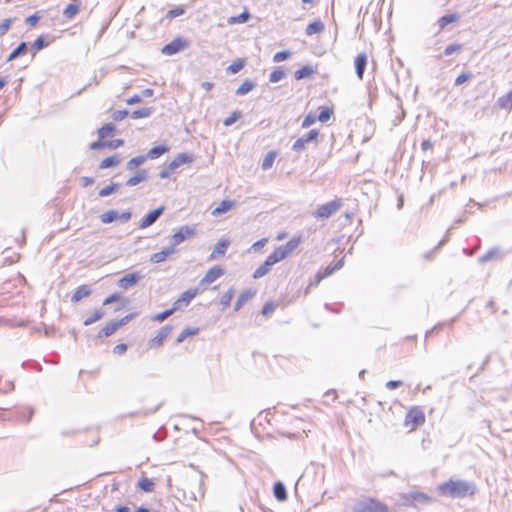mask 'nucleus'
Segmentation results:
<instances>
[{
    "instance_id": "nucleus-17",
    "label": "nucleus",
    "mask_w": 512,
    "mask_h": 512,
    "mask_svg": "<svg viewBox=\"0 0 512 512\" xmlns=\"http://www.w3.org/2000/svg\"><path fill=\"white\" fill-rule=\"evenodd\" d=\"M91 292L92 290L88 285H80L71 296V302L77 303L83 298L88 297Z\"/></svg>"
},
{
    "instance_id": "nucleus-31",
    "label": "nucleus",
    "mask_w": 512,
    "mask_h": 512,
    "mask_svg": "<svg viewBox=\"0 0 512 512\" xmlns=\"http://www.w3.org/2000/svg\"><path fill=\"white\" fill-rule=\"evenodd\" d=\"M145 161H146L145 155H138L136 157H133L127 162L126 169L128 171H133V170L137 169L139 166H141Z\"/></svg>"
},
{
    "instance_id": "nucleus-57",
    "label": "nucleus",
    "mask_w": 512,
    "mask_h": 512,
    "mask_svg": "<svg viewBox=\"0 0 512 512\" xmlns=\"http://www.w3.org/2000/svg\"><path fill=\"white\" fill-rule=\"evenodd\" d=\"M472 78V73L471 72H464L462 74H460L456 79H455V86H460L462 85L463 83H465L466 81L470 80Z\"/></svg>"
},
{
    "instance_id": "nucleus-59",
    "label": "nucleus",
    "mask_w": 512,
    "mask_h": 512,
    "mask_svg": "<svg viewBox=\"0 0 512 512\" xmlns=\"http://www.w3.org/2000/svg\"><path fill=\"white\" fill-rule=\"evenodd\" d=\"M160 406H161V404H158V405H156L152 409H146V410H141V411L133 412L130 415L131 416H147V415L155 413L160 408Z\"/></svg>"
},
{
    "instance_id": "nucleus-30",
    "label": "nucleus",
    "mask_w": 512,
    "mask_h": 512,
    "mask_svg": "<svg viewBox=\"0 0 512 512\" xmlns=\"http://www.w3.org/2000/svg\"><path fill=\"white\" fill-rule=\"evenodd\" d=\"M313 73H315V70L311 66L305 65L295 71L294 77L296 80H302L310 77Z\"/></svg>"
},
{
    "instance_id": "nucleus-19",
    "label": "nucleus",
    "mask_w": 512,
    "mask_h": 512,
    "mask_svg": "<svg viewBox=\"0 0 512 512\" xmlns=\"http://www.w3.org/2000/svg\"><path fill=\"white\" fill-rule=\"evenodd\" d=\"M255 295V291H252L251 289H248V290H245L243 292L240 293V295L238 296L236 302H235V305H234V310L235 311H238L241 309V307L246 303L248 302L250 299H252V297Z\"/></svg>"
},
{
    "instance_id": "nucleus-15",
    "label": "nucleus",
    "mask_w": 512,
    "mask_h": 512,
    "mask_svg": "<svg viewBox=\"0 0 512 512\" xmlns=\"http://www.w3.org/2000/svg\"><path fill=\"white\" fill-rule=\"evenodd\" d=\"M175 251L176 249L173 245L165 247L161 251L152 254L150 261L152 263H161L165 261L169 256L173 255Z\"/></svg>"
},
{
    "instance_id": "nucleus-61",
    "label": "nucleus",
    "mask_w": 512,
    "mask_h": 512,
    "mask_svg": "<svg viewBox=\"0 0 512 512\" xmlns=\"http://www.w3.org/2000/svg\"><path fill=\"white\" fill-rule=\"evenodd\" d=\"M105 144H106V148L117 149L118 147H120L124 144V140L123 139L107 140V141H105Z\"/></svg>"
},
{
    "instance_id": "nucleus-24",
    "label": "nucleus",
    "mask_w": 512,
    "mask_h": 512,
    "mask_svg": "<svg viewBox=\"0 0 512 512\" xmlns=\"http://www.w3.org/2000/svg\"><path fill=\"white\" fill-rule=\"evenodd\" d=\"M286 252H283L281 247L279 246L277 249H275L266 259V261L273 266L277 262L283 260L286 258Z\"/></svg>"
},
{
    "instance_id": "nucleus-8",
    "label": "nucleus",
    "mask_w": 512,
    "mask_h": 512,
    "mask_svg": "<svg viewBox=\"0 0 512 512\" xmlns=\"http://www.w3.org/2000/svg\"><path fill=\"white\" fill-rule=\"evenodd\" d=\"M142 278L140 272H132L124 275L117 281L118 287L121 289L127 290L133 286H135Z\"/></svg>"
},
{
    "instance_id": "nucleus-54",
    "label": "nucleus",
    "mask_w": 512,
    "mask_h": 512,
    "mask_svg": "<svg viewBox=\"0 0 512 512\" xmlns=\"http://www.w3.org/2000/svg\"><path fill=\"white\" fill-rule=\"evenodd\" d=\"M316 120H317L316 114L310 112L303 119L301 127L302 128H308L311 125H313L316 122Z\"/></svg>"
},
{
    "instance_id": "nucleus-3",
    "label": "nucleus",
    "mask_w": 512,
    "mask_h": 512,
    "mask_svg": "<svg viewBox=\"0 0 512 512\" xmlns=\"http://www.w3.org/2000/svg\"><path fill=\"white\" fill-rule=\"evenodd\" d=\"M353 512H389V509L381 501L367 497L353 506Z\"/></svg>"
},
{
    "instance_id": "nucleus-20",
    "label": "nucleus",
    "mask_w": 512,
    "mask_h": 512,
    "mask_svg": "<svg viewBox=\"0 0 512 512\" xmlns=\"http://www.w3.org/2000/svg\"><path fill=\"white\" fill-rule=\"evenodd\" d=\"M119 329L118 324L115 320L109 322L106 326H104L98 333L97 338H107L113 335Z\"/></svg>"
},
{
    "instance_id": "nucleus-62",
    "label": "nucleus",
    "mask_w": 512,
    "mask_h": 512,
    "mask_svg": "<svg viewBox=\"0 0 512 512\" xmlns=\"http://www.w3.org/2000/svg\"><path fill=\"white\" fill-rule=\"evenodd\" d=\"M128 116L127 110H116L112 114V118L115 121H121Z\"/></svg>"
},
{
    "instance_id": "nucleus-58",
    "label": "nucleus",
    "mask_w": 512,
    "mask_h": 512,
    "mask_svg": "<svg viewBox=\"0 0 512 512\" xmlns=\"http://www.w3.org/2000/svg\"><path fill=\"white\" fill-rule=\"evenodd\" d=\"M241 117V113L239 111H234L231 113V115L229 117H227L225 120H224V125L225 126H231L232 124H234L239 118Z\"/></svg>"
},
{
    "instance_id": "nucleus-56",
    "label": "nucleus",
    "mask_w": 512,
    "mask_h": 512,
    "mask_svg": "<svg viewBox=\"0 0 512 512\" xmlns=\"http://www.w3.org/2000/svg\"><path fill=\"white\" fill-rule=\"evenodd\" d=\"M461 49H462V45H461V44H458V43L450 44V45H448V46L444 49V55H445V56L452 55V54H453V53H455V52H459V51H461Z\"/></svg>"
},
{
    "instance_id": "nucleus-26",
    "label": "nucleus",
    "mask_w": 512,
    "mask_h": 512,
    "mask_svg": "<svg viewBox=\"0 0 512 512\" xmlns=\"http://www.w3.org/2000/svg\"><path fill=\"white\" fill-rule=\"evenodd\" d=\"M28 44L26 42H21L8 56L7 62L13 61L16 58L24 55L27 52Z\"/></svg>"
},
{
    "instance_id": "nucleus-63",
    "label": "nucleus",
    "mask_w": 512,
    "mask_h": 512,
    "mask_svg": "<svg viewBox=\"0 0 512 512\" xmlns=\"http://www.w3.org/2000/svg\"><path fill=\"white\" fill-rule=\"evenodd\" d=\"M134 316H135L134 313H130V314L125 315L121 319L115 320V321L118 324L119 328H121L122 326L128 324L134 318Z\"/></svg>"
},
{
    "instance_id": "nucleus-1",
    "label": "nucleus",
    "mask_w": 512,
    "mask_h": 512,
    "mask_svg": "<svg viewBox=\"0 0 512 512\" xmlns=\"http://www.w3.org/2000/svg\"><path fill=\"white\" fill-rule=\"evenodd\" d=\"M438 491L451 498H463L474 493V486L464 480H449L439 485Z\"/></svg>"
},
{
    "instance_id": "nucleus-7",
    "label": "nucleus",
    "mask_w": 512,
    "mask_h": 512,
    "mask_svg": "<svg viewBox=\"0 0 512 512\" xmlns=\"http://www.w3.org/2000/svg\"><path fill=\"white\" fill-rule=\"evenodd\" d=\"M195 234V229L188 226V225H184V226H181L178 231H176L173 235H172V245L173 246H177L179 245L180 243L186 241L187 239L191 238L193 235Z\"/></svg>"
},
{
    "instance_id": "nucleus-50",
    "label": "nucleus",
    "mask_w": 512,
    "mask_h": 512,
    "mask_svg": "<svg viewBox=\"0 0 512 512\" xmlns=\"http://www.w3.org/2000/svg\"><path fill=\"white\" fill-rule=\"evenodd\" d=\"M245 65V62L242 59L235 60L228 67L227 71L236 74L238 73Z\"/></svg>"
},
{
    "instance_id": "nucleus-43",
    "label": "nucleus",
    "mask_w": 512,
    "mask_h": 512,
    "mask_svg": "<svg viewBox=\"0 0 512 512\" xmlns=\"http://www.w3.org/2000/svg\"><path fill=\"white\" fill-rule=\"evenodd\" d=\"M199 328H185L177 337L176 343H182L187 337L198 334Z\"/></svg>"
},
{
    "instance_id": "nucleus-5",
    "label": "nucleus",
    "mask_w": 512,
    "mask_h": 512,
    "mask_svg": "<svg viewBox=\"0 0 512 512\" xmlns=\"http://www.w3.org/2000/svg\"><path fill=\"white\" fill-rule=\"evenodd\" d=\"M189 47V42L183 37H177L170 43L163 46L161 52L164 55L172 56Z\"/></svg>"
},
{
    "instance_id": "nucleus-51",
    "label": "nucleus",
    "mask_w": 512,
    "mask_h": 512,
    "mask_svg": "<svg viewBox=\"0 0 512 512\" xmlns=\"http://www.w3.org/2000/svg\"><path fill=\"white\" fill-rule=\"evenodd\" d=\"M278 304L276 302H273V301H268L266 302L263 307H262V315L263 316H268L270 315L271 313H273L276 308H277Z\"/></svg>"
},
{
    "instance_id": "nucleus-39",
    "label": "nucleus",
    "mask_w": 512,
    "mask_h": 512,
    "mask_svg": "<svg viewBox=\"0 0 512 512\" xmlns=\"http://www.w3.org/2000/svg\"><path fill=\"white\" fill-rule=\"evenodd\" d=\"M80 8L79 5L70 3L66 6V8L63 11V16L69 20L73 19L77 13L79 12Z\"/></svg>"
},
{
    "instance_id": "nucleus-2",
    "label": "nucleus",
    "mask_w": 512,
    "mask_h": 512,
    "mask_svg": "<svg viewBox=\"0 0 512 512\" xmlns=\"http://www.w3.org/2000/svg\"><path fill=\"white\" fill-rule=\"evenodd\" d=\"M399 497L401 505L416 509L427 506L432 502V498L428 494L419 491L401 493Z\"/></svg>"
},
{
    "instance_id": "nucleus-37",
    "label": "nucleus",
    "mask_w": 512,
    "mask_h": 512,
    "mask_svg": "<svg viewBox=\"0 0 512 512\" xmlns=\"http://www.w3.org/2000/svg\"><path fill=\"white\" fill-rule=\"evenodd\" d=\"M271 268L272 266L265 260L264 263L253 272V278H262L270 272Z\"/></svg>"
},
{
    "instance_id": "nucleus-13",
    "label": "nucleus",
    "mask_w": 512,
    "mask_h": 512,
    "mask_svg": "<svg viewBox=\"0 0 512 512\" xmlns=\"http://www.w3.org/2000/svg\"><path fill=\"white\" fill-rule=\"evenodd\" d=\"M194 160L192 154L179 153L168 165L170 171H176L183 164H190Z\"/></svg>"
},
{
    "instance_id": "nucleus-47",
    "label": "nucleus",
    "mask_w": 512,
    "mask_h": 512,
    "mask_svg": "<svg viewBox=\"0 0 512 512\" xmlns=\"http://www.w3.org/2000/svg\"><path fill=\"white\" fill-rule=\"evenodd\" d=\"M104 317V312L99 309V310H96L91 316L87 317L85 320H84V325L85 326H89L91 324H93L94 322L102 319Z\"/></svg>"
},
{
    "instance_id": "nucleus-38",
    "label": "nucleus",
    "mask_w": 512,
    "mask_h": 512,
    "mask_svg": "<svg viewBox=\"0 0 512 512\" xmlns=\"http://www.w3.org/2000/svg\"><path fill=\"white\" fill-rule=\"evenodd\" d=\"M0 326L13 327H25L26 322L24 320L16 321L14 319L0 317Z\"/></svg>"
},
{
    "instance_id": "nucleus-4",
    "label": "nucleus",
    "mask_w": 512,
    "mask_h": 512,
    "mask_svg": "<svg viewBox=\"0 0 512 512\" xmlns=\"http://www.w3.org/2000/svg\"><path fill=\"white\" fill-rule=\"evenodd\" d=\"M341 200L335 199L319 206L312 215L317 219H328L341 208Z\"/></svg>"
},
{
    "instance_id": "nucleus-40",
    "label": "nucleus",
    "mask_w": 512,
    "mask_h": 512,
    "mask_svg": "<svg viewBox=\"0 0 512 512\" xmlns=\"http://www.w3.org/2000/svg\"><path fill=\"white\" fill-rule=\"evenodd\" d=\"M115 131V125L108 123L98 129V136L100 139L109 137Z\"/></svg>"
},
{
    "instance_id": "nucleus-34",
    "label": "nucleus",
    "mask_w": 512,
    "mask_h": 512,
    "mask_svg": "<svg viewBox=\"0 0 512 512\" xmlns=\"http://www.w3.org/2000/svg\"><path fill=\"white\" fill-rule=\"evenodd\" d=\"M301 239L300 237H293L290 239L285 245L280 246L283 252H286V256H288L290 253H292L300 244Z\"/></svg>"
},
{
    "instance_id": "nucleus-36",
    "label": "nucleus",
    "mask_w": 512,
    "mask_h": 512,
    "mask_svg": "<svg viewBox=\"0 0 512 512\" xmlns=\"http://www.w3.org/2000/svg\"><path fill=\"white\" fill-rule=\"evenodd\" d=\"M233 207V202L230 200H223L214 210L212 215L218 216L222 213L229 211Z\"/></svg>"
},
{
    "instance_id": "nucleus-60",
    "label": "nucleus",
    "mask_w": 512,
    "mask_h": 512,
    "mask_svg": "<svg viewBox=\"0 0 512 512\" xmlns=\"http://www.w3.org/2000/svg\"><path fill=\"white\" fill-rule=\"evenodd\" d=\"M184 9L182 7H177V8H174V9H171L167 12L166 14V18L168 19H174L182 14H184Z\"/></svg>"
},
{
    "instance_id": "nucleus-27",
    "label": "nucleus",
    "mask_w": 512,
    "mask_h": 512,
    "mask_svg": "<svg viewBox=\"0 0 512 512\" xmlns=\"http://www.w3.org/2000/svg\"><path fill=\"white\" fill-rule=\"evenodd\" d=\"M497 106L501 109H512V90L498 98Z\"/></svg>"
},
{
    "instance_id": "nucleus-35",
    "label": "nucleus",
    "mask_w": 512,
    "mask_h": 512,
    "mask_svg": "<svg viewBox=\"0 0 512 512\" xmlns=\"http://www.w3.org/2000/svg\"><path fill=\"white\" fill-rule=\"evenodd\" d=\"M198 289H188L180 295V301L183 302L184 306H188L190 302L197 296Z\"/></svg>"
},
{
    "instance_id": "nucleus-12",
    "label": "nucleus",
    "mask_w": 512,
    "mask_h": 512,
    "mask_svg": "<svg viewBox=\"0 0 512 512\" xmlns=\"http://www.w3.org/2000/svg\"><path fill=\"white\" fill-rule=\"evenodd\" d=\"M224 274V270L220 266L210 268L204 277L200 280V285H208L215 282Z\"/></svg>"
},
{
    "instance_id": "nucleus-21",
    "label": "nucleus",
    "mask_w": 512,
    "mask_h": 512,
    "mask_svg": "<svg viewBox=\"0 0 512 512\" xmlns=\"http://www.w3.org/2000/svg\"><path fill=\"white\" fill-rule=\"evenodd\" d=\"M273 495L278 501H285L287 499V490L281 481H277L273 486Z\"/></svg>"
},
{
    "instance_id": "nucleus-28",
    "label": "nucleus",
    "mask_w": 512,
    "mask_h": 512,
    "mask_svg": "<svg viewBox=\"0 0 512 512\" xmlns=\"http://www.w3.org/2000/svg\"><path fill=\"white\" fill-rule=\"evenodd\" d=\"M256 87V83L251 80H245L235 91V94L238 96H243L248 94Z\"/></svg>"
},
{
    "instance_id": "nucleus-23",
    "label": "nucleus",
    "mask_w": 512,
    "mask_h": 512,
    "mask_svg": "<svg viewBox=\"0 0 512 512\" xmlns=\"http://www.w3.org/2000/svg\"><path fill=\"white\" fill-rule=\"evenodd\" d=\"M230 245V241L228 239H222L220 240L214 247V250L212 254L210 255V258H215L216 255H224Z\"/></svg>"
},
{
    "instance_id": "nucleus-29",
    "label": "nucleus",
    "mask_w": 512,
    "mask_h": 512,
    "mask_svg": "<svg viewBox=\"0 0 512 512\" xmlns=\"http://www.w3.org/2000/svg\"><path fill=\"white\" fill-rule=\"evenodd\" d=\"M459 15L457 13L446 14L438 19L440 30L444 29L448 24L458 21Z\"/></svg>"
},
{
    "instance_id": "nucleus-25",
    "label": "nucleus",
    "mask_w": 512,
    "mask_h": 512,
    "mask_svg": "<svg viewBox=\"0 0 512 512\" xmlns=\"http://www.w3.org/2000/svg\"><path fill=\"white\" fill-rule=\"evenodd\" d=\"M286 252H283L281 247L279 246L277 249H275L266 259V261L273 266L277 262L283 260L286 258Z\"/></svg>"
},
{
    "instance_id": "nucleus-64",
    "label": "nucleus",
    "mask_w": 512,
    "mask_h": 512,
    "mask_svg": "<svg viewBox=\"0 0 512 512\" xmlns=\"http://www.w3.org/2000/svg\"><path fill=\"white\" fill-rule=\"evenodd\" d=\"M120 299H121V295L119 293H113L105 298V300L103 301V305L112 304L114 302H117Z\"/></svg>"
},
{
    "instance_id": "nucleus-48",
    "label": "nucleus",
    "mask_w": 512,
    "mask_h": 512,
    "mask_svg": "<svg viewBox=\"0 0 512 512\" xmlns=\"http://www.w3.org/2000/svg\"><path fill=\"white\" fill-rule=\"evenodd\" d=\"M173 313H174V309L169 308L160 313L155 314L154 316H152L151 319H152V321L163 322L168 317H170Z\"/></svg>"
},
{
    "instance_id": "nucleus-45",
    "label": "nucleus",
    "mask_w": 512,
    "mask_h": 512,
    "mask_svg": "<svg viewBox=\"0 0 512 512\" xmlns=\"http://www.w3.org/2000/svg\"><path fill=\"white\" fill-rule=\"evenodd\" d=\"M49 45V42L46 40V36L41 35L35 39V41L32 44V50L34 51H40L44 48H46Z\"/></svg>"
},
{
    "instance_id": "nucleus-49",
    "label": "nucleus",
    "mask_w": 512,
    "mask_h": 512,
    "mask_svg": "<svg viewBox=\"0 0 512 512\" xmlns=\"http://www.w3.org/2000/svg\"><path fill=\"white\" fill-rule=\"evenodd\" d=\"M285 71L281 68L275 69L270 75H269V81L271 83H277L281 81L285 77Z\"/></svg>"
},
{
    "instance_id": "nucleus-22",
    "label": "nucleus",
    "mask_w": 512,
    "mask_h": 512,
    "mask_svg": "<svg viewBox=\"0 0 512 512\" xmlns=\"http://www.w3.org/2000/svg\"><path fill=\"white\" fill-rule=\"evenodd\" d=\"M168 150H169V147L166 145H156V146L152 147L145 156H146V159L147 158L157 159L160 156H162L164 153L168 152Z\"/></svg>"
},
{
    "instance_id": "nucleus-52",
    "label": "nucleus",
    "mask_w": 512,
    "mask_h": 512,
    "mask_svg": "<svg viewBox=\"0 0 512 512\" xmlns=\"http://www.w3.org/2000/svg\"><path fill=\"white\" fill-rule=\"evenodd\" d=\"M234 289L233 288H230L221 298L220 300V304L225 308V307H228L231 303V300L233 299V296H234Z\"/></svg>"
},
{
    "instance_id": "nucleus-46",
    "label": "nucleus",
    "mask_w": 512,
    "mask_h": 512,
    "mask_svg": "<svg viewBox=\"0 0 512 512\" xmlns=\"http://www.w3.org/2000/svg\"><path fill=\"white\" fill-rule=\"evenodd\" d=\"M119 187H120V184L118 182H111L110 185L102 188L99 191V196L107 197V196L111 195L112 193H114Z\"/></svg>"
},
{
    "instance_id": "nucleus-6",
    "label": "nucleus",
    "mask_w": 512,
    "mask_h": 512,
    "mask_svg": "<svg viewBox=\"0 0 512 512\" xmlns=\"http://www.w3.org/2000/svg\"><path fill=\"white\" fill-rule=\"evenodd\" d=\"M319 135V131L316 129L310 130L306 135L298 138L292 145V150L295 152H301L305 149L306 144L316 141Z\"/></svg>"
},
{
    "instance_id": "nucleus-44",
    "label": "nucleus",
    "mask_w": 512,
    "mask_h": 512,
    "mask_svg": "<svg viewBox=\"0 0 512 512\" xmlns=\"http://www.w3.org/2000/svg\"><path fill=\"white\" fill-rule=\"evenodd\" d=\"M154 485L155 484L153 480L147 477L141 478L138 482V487L144 492H152L154 489Z\"/></svg>"
},
{
    "instance_id": "nucleus-10",
    "label": "nucleus",
    "mask_w": 512,
    "mask_h": 512,
    "mask_svg": "<svg viewBox=\"0 0 512 512\" xmlns=\"http://www.w3.org/2000/svg\"><path fill=\"white\" fill-rule=\"evenodd\" d=\"M164 209H165L164 206H160V207L152 210L151 212H149L143 218V220L139 224L138 228L146 229V228L150 227L151 225H153L159 219V217L163 214Z\"/></svg>"
},
{
    "instance_id": "nucleus-42",
    "label": "nucleus",
    "mask_w": 512,
    "mask_h": 512,
    "mask_svg": "<svg viewBox=\"0 0 512 512\" xmlns=\"http://www.w3.org/2000/svg\"><path fill=\"white\" fill-rule=\"evenodd\" d=\"M153 113V109L150 107H144L141 109L134 110L131 113V118L133 119H139V118H146L151 116Z\"/></svg>"
},
{
    "instance_id": "nucleus-32",
    "label": "nucleus",
    "mask_w": 512,
    "mask_h": 512,
    "mask_svg": "<svg viewBox=\"0 0 512 512\" xmlns=\"http://www.w3.org/2000/svg\"><path fill=\"white\" fill-rule=\"evenodd\" d=\"M119 163H120V157L117 154H115V155H112L110 157L103 159L100 162L99 168L107 169V168L114 167V166L118 165Z\"/></svg>"
},
{
    "instance_id": "nucleus-11",
    "label": "nucleus",
    "mask_w": 512,
    "mask_h": 512,
    "mask_svg": "<svg viewBox=\"0 0 512 512\" xmlns=\"http://www.w3.org/2000/svg\"><path fill=\"white\" fill-rule=\"evenodd\" d=\"M405 422L413 423L416 427L421 426L425 422V415L419 408H412L407 412Z\"/></svg>"
},
{
    "instance_id": "nucleus-16",
    "label": "nucleus",
    "mask_w": 512,
    "mask_h": 512,
    "mask_svg": "<svg viewBox=\"0 0 512 512\" xmlns=\"http://www.w3.org/2000/svg\"><path fill=\"white\" fill-rule=\"evenodd\" d=\"M325 30V25L321 19H316L310 24H308L305 28V34L307 36H312L315 34H321Z\"/></svg>"
},
{
    "instance_id": "nucleus-14",
    "label": "nucleus",
    "mask_w": 512,
    "mask_h": 512,
    "mask_svg": "<svg viewBox=\"0 0 512 512\" xmlns=\"http://www.w3.org/2000/svg\"><path fill=\"white\" fill-rule=\"evenodd\" d=\"M367 62H368V58H367L366 53H364V52L359 53L354 60L355 72H356L357 77L360 80L363 79V75H364V72H365V69L367 66Z\"/></svg>"
},
{
    "instance_id": "nucleus-33",
    "label": "nucleus",
    "mask_w": 512,
    "mask_h": 512,
    "mask_svg": "<svg viewBox=\"0 0 512 512\" xmlns=\"http://www.w3.org/2000/svg\"><path fill=\"white\" fill-rule=\"evenodd\" d=\"M119 212L117 210L111 209L100 215V221L104 224L112 223L118 219Z\"/></svg>"
},
{
    "instance_id": "nucleus-53",
    "label": "nucleus",
    "mask_w": 512,
    "mask_h": 512,
    "mask_svg": "<svg viewBox=\"0 0 512 512\" xmlns=\"http://www.w3.org/2000/svg\"><path fill=\"white\" fill-rule=\"evenodd\" d=\"M274 160H275V153H273V152L268 153L265 156V158L263 159L262 169L263 170L270 169L272 167L273 163H274Z\"/></svg>"
},
{
    "instance_id": "nucleus-55",
    "label": "nucleus",
    "mask_w": 512,
    "mask_h": 512,
    "mask_svg": "<svg viewBox=\"0 0 512 512\" xmlns=\"http://www.w3.org/2000/svg\"><path fill=\"white\" fill-rule=\"evenodd\" d=\"M290 56H291V52L288 50L279 51L274 54L273 61L277 62V63L282 62V61H285L288 58H290Z\"/></svg>"
},
{
    "instance_id": "nucleus-9",
    "label": "nucleus",
    "mask_w": 512,
    "mask_h": 512,
    "mask_svg": "<svg viewBox=\"0 0 512 512\" xmlns=\"http://www.w3.org/2000/svg\"><path fill=\"white\" fill-rule=\"evenodd\" d=\"M173 327L171 325L163 326L157 333L155 337L149 340L148 346L150 348H158L162 346L164 340L169 336L172 332Z\"/></svg>"
},
{
    "instance_id": "nucleus-18",
    "label": "nucleus",
    "mask_w": 512,
    "mask_h": 512,
    "mask_svg": "<svg viewBox=\"0 0 512 512\" xmlns=\"http://www.w3.org/2000/svg\"><path fill=\"white\" fill-rule=\"evenodd\" d=\"M147 179H148V172L145 169H141V170L137 171V173L134 176L130 177L126 181L125 184L128 187H133L143 181H146Z\"/></svg>"
},
{
    "instance_id": "nucleus-41",
    "label": "nucleus",
    "mask_w": 512,
    "mask_h": 512,
    "mask_svg": "<svg viewBox=\"0 0 512 512\" xmlns=\"http://www.w3.org/2000/svg\"><path fill=\"white\" fill-rule=\"evenodd\" d=\"M333 115V109L330 107H321L320 113L317 116V120L326 123L330 120Z\"/></svg>"
}]
</instances>
